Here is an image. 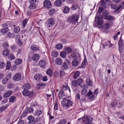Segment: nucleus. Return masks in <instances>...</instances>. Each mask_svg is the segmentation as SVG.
<instances>
[{
  "instance_id": "1",
  "label": "nucleus",
  "mask_w": 124,
  "mask_h": 124,
  "mask_svg": "<svg viewBox=\"0 0 124 124\" xmlns=\"http://www.w3.org/2000/svg\"><path fill=\"white\" fill-rule=\"evenodd\" d=\"M64 85H63L61 88L62 90H61L58 94V96L60 101H61V104L64 109H68L72 105L73 103L70 100L67 99L66 96L64 95L63 91L67 90V87Z\"/></svg>"
},
{
  "instance_id": "2",
  "label": "nucleus",
  "mask_w": 124,
  "mask_h": 124,
  "mask_svg": "<svg viewBox=\"0 0 124 124\" xmlns=\"http://www.w3.org/2000/svg\"><path fill=\"white\" fill-rule=\"evenodd\" d=\"M103 17V16H96L95 17V23H96L94 24V26H97L98 25H101L103 22L102 19Z\"/></svg>"
},
{
  "instance_id": "3",
  "label": "nucleus",
  "mask_w": 124,
  "mask_h": 124,
  "mask_svg": "<svg viewBox=\"0 0 124 124\" xmlns=\"http://www.w3.org/2000/svg\"><path fill=\"white\" fill-rule=\"evenodd\" d=\"M8 28L6 27L1 29L0 30V31L2 33H6L7 34V36L10 38L14 37V35L13 34H11L9 32H8Z\"/></svg>"
},
{
  "instance_id": "4",
  "label": "nucleus",
  "mask_w": 124,
  "mask_h": 124,
  "mask_svg": "<svg viewBox=\"0 0 124 124\" xmlns=\"http://www.w3.org/2000/svg\"><path fill=\"white\" fill-rule=\"evenodd\" d=\"M78 16H71L67 20L68 22L69 23H76L78 19Z\"/></svg>"
},
{
  "instance_id": "5",
  "label": "nucleus",
  "mask_w": 124,
  "mask_h": 124,
  "mask_svg": "<svg viewBox=\"0 0 124 124\" xmlns=\"http://www.w3.org/2000/svg\"><path fill=\"white\" fill-rule=\"evenodd\" d=\"M93 119L89 116H84V124H91Z\"/></svg>"
},
{
  "instance_id": "6",
  "label": "nucleus",
  "mask_w": 124,
  "mask_h": 124,
  "mask_svg": "<svg viewBox=\"0 0 124 124\" xmlns=\"http://www.w3.org/2000/svg\"><path fill=\"white\" fill-rule=\"evenodd\" d=\"M55 22L54 19L53 18L48 19L46 23V25L47 28L52 27L54 23Z\"/></svg>"
},
{
  "instance_id": "7",
  "label": "nucleus",
  "mask_w": 124,
  "mask_h": 124,
  "mask_svg": "<svg viewBox=\"0 0 124 124\" xmlns=\"http://www.w3.org/2000/svg\"><path fill=\"white\" fill-rule=\"evenodd\" d=\"M44 7L47 9H49L51 7L52 4L51 2L48 0H45L43 3Z\"/></svg>"
},
{
  "instance_id": "8",
  "label": "nucleus",
  "mask_w": 124,
  "mask_h": 124,
  "mask_svg": "<svg viewBox=\"0 0 124 124\" xmlns=\"http://www.w3.org/2000/svg\"><path fill=\"white\" fill-rule=\"evenodd\" d=\"M46 65V62L45 60H41L39 62V65L40 67L42 68L45 67Z\"/></svg>"
},
{
  "instance_id": "9",
  "label": "nucleus",
  "mask_w": 124,
  "mask_h": 124,
  "mask_svg": "<svg viewBox=\"0 0 124 124\" xmlns=\"http://www.w3.org/2000/svg\"><path fill=\"white\" fill-rule=\"evenodd\" d=\"M13 78L15 81H19L21 78V74L19 73H17L13 77Z\"/></svg>"
},
{
  "instance_id": "10",
  "label": "nucleus",
  "mask_w": 124,
  "mask_h": 124,
  "mask_svg": "<svg viewBox=\"0 0 124 124\" xmlns=\"http://www.w3.org/2000/svg\"><path fill=\"white\" fill-rule=\"evenodd\" d=\"M22 93L24 96H29L32 95V93L29 90H23L22 91Z\"/></svg>"
},
{
  "instance_id": "11",
  "label": "nucleus",
  "mask_w": 124,
  "mask_h": 124,
  "mask_svg": "<svg viewBox=\"0 0 124 124\" xmlns=\"http://www.w3.org/2000/svg\"><path fill=\"white\" fill-rule=\"evenodd\" d=\"M42 78V75L40 74H37L35 75L34 77V79L38 81L41 80Z\"/></svg>"
},
{
  "instance_id": "12",
  "label": "nucleus",
  "mask_w": 124,
  "mask_h": 124,
  "mask_svg": "<svg viewBox=\"0 0 124 124\" xmlns=\"http://www.w3.org/2000/svg\"><path fill=\"white\" fill-rule=\"evenodd\" d=\"M102 28L105 31L109 29L110 28V24L108 23H105L102 25Z\"/></svg>"
},
{
  "instance_id": "13",
  "label": "nucleus",
  "mask_w": 124,
  "mask_h": 124,
  "mask_svg": "<svg viewBox=\"0 0 124 124\" xmlns=\"http://www.w3.org/2000/svg\"><path fill=\"white\" fill-rule=\"evenodd\" d=\"M88 98L90 100H93L95 96L93 94L91 90H90L88 93Z\"/></svg>"
},
{
  "instance_id": "14",
  "label": "nucleus",
  "mask_w": 124,
  "mask_h": 124,
  "mask_svg": "<svg viewBox=\"0 0 124 124\" xmlns=\"http://www.w3.org/2000/svg\"><path fill=\"white\" fill-rule=\"evenodd\" d=\"M62 62V59L60 57L57 58L55 60V64L58 65H61Z\"/></svg>"
},
{
  "instance_id": "15",
  "label": "nucleus",
  "mask_w": 124,
  "mask_h": 124,
  "mask_svg": "<svg viewBox=\"0 0 124 124\" xmlns=\"http://www.w3.org/2000/svg\"><path fill=\"white\" fill-rule=\"evenodd\" d=\"M10 53V50L8 49H6L4 50L2 52V55L5 56L9 55Z\"/></svg>"
},
{
  "instance_id": "16",
  "label": "nucleus",
  "mask_w": 124,
  "mask_h": 124,
  "mask_svg": "<svg viewBox=\"0 0 124 124\" xmlns=\"http://www.w3.org/2000/svg\"><path fill=\"white\" fill-rule=\"evenodd\" d=\"M8 106V105H2L0 107V113H2L3 111L5 110Z\"/></svg>"
},
{
  "instance_id": "17",
  "label": "nucleus",
  "mask_w": 124,
  "mask_h": 124,
  "mask_svg": "<svg viewBox=\"0 0 124 124\" xmlns=\"http://www.w3.org/2000/svg\"><path fill=\"white\" fill-rule=\"evenodd\" d=\"M39 59V54H35L32 57V59L34 61H38Z\"/></svg>"
},
{
  "instance_id": "18",
  "label": "nucleus",
  "mask_w": 124,
  "mask_h": 124,
  "mask_svg": "<svg viewBox=\"0 0 124 124\" xmlns=\"http://www.w3.org/2000/svg\"><path fill=\"white\" fill-rule=\"evenodd\" d=\"M83 85L84 86V88L81 91V93L83 95H86L87 92V91L86 90L87 88L85 85Z\"/></svg>"
},
{
  "instance_id": "19",
  "label": "nucleus",
  "mask_w": 124,
  "mask_h": 124,
  "mask_svg": "<svg viewBox=\"0 0 124 124\" xmlns=\"http://www.w3.org/2000/svg\"><path fill=\"white\" fill-rule=\"evenodd\" d=\"M31 49L34 52L39 50L38 48L34 45H33L31 46Z\"/></svg>"
},
{
  "instance_id": "20",
  "label": "nucleus",
  "mask_w": 124,
  "mask_h": 124,
  "mask_svg": "<svg viewBox=\"0 0 124 124\" xmlns=\"http://www.w3.org/2000/svg\"><path fill=\"white\" fill-rule=\"evenodd\" d=\"M68 68V65L66 63L64 62L61 67V68L63 70L67 69Z\"/></svg>"
},
{
  "instance_id": "21",
  "label": "nucleus",
  "mask_w": 124,
  "mask_h": 124,
  "mask_svg": "<svg viewBox=\"0 0 124 124\" xmlns=\"http://www.w3.org/2000/svg\"><path fill=\"white\" fill-rule=\"evenodd\" d=\"M13 93L12 91H9L6 92L3 95V97L5 98H7L9 96Z\"/></svg>"
},
{
  "instance_id": "22",
  "label": "nucleus",
  "mask_w": 124,
  "mask_h": 124,
  "mask_svg": "<svg viewBox=\"0 0 124 124\" xmlns=\"http://www.w3.org/2000/svg\"><path fill=\"white\" fill-rule=\"evenodd\" d=\"M31 87V85L29 84H24L23 86V90H29Z\"/></svg>"
},
{
  "instance_id": "23",
  "label": "nucleus",
  "mask_w": 124,
  "mask_h": 124,
  "mask_svg": "<svg viewBox=\"0 0 124 124\" xmlns=\"http://www.w3.org/2000/svg\"><path fill=\"white\" fill-rule=\"evenodd\" d=\"M112 45V44H111L110 42L109 41H108L107 42L104 43L103 44V48H105V47L108 46H109V47H110Z\"/></svg>"
},
{
  "instance_id": "24",
  "label": "nucleus",
  "mask_w": 124,
  "mask_h": 124,
  "mask_svg": "<svg viewBox=\"0 0 124 124\" xmlns=\"http://www.w3.org/2000/svg\"><path fill=\"white\" fill-rule=\"evenodd\" d=\"M42 113V111L39 110H36L35 111L34 115L36 116H40Z\"/></svg>"
},
{
  "instance_id": "25",
  "label": "nucleus",
  "mask_w": 124,
  "mask_h": 124,
  "mask_svg": "<svg viewBox=\"0 0 124 124\" xmlns=\"http://www.w3.org/2000/svg\"><path fill=\"white\" fill-rule=\"evenodd\" d=\"M62 4V2L59 0H58L56 1L54 3V5L57 7H60L61 6Z\"/></svg>"
},
{
  "instance_id": "26",
  "label": "nucleus",
  "mask_w": 124,
  "mask_h": 124,
  "mask_svg": "<svg viewBox=\"0 0 124 124\" xmlns=\"http://www.w3.org/2000/svg\"><path fill=\"white\" fill-rule=\"evenodd\" d=\"M28 119L29 121L28 123L29 124H30L31 122L34 121V118L33 117L31 116H30L28 117Z\"/></svg>"
},
{
  "instance_id": "27",
  "label": "nucleus",
  "mask_w": 124,
  "mask_h": 124,
  "mask_svg": "<svg viewBox=\"0 0 124 124\" xmlns=\"http://www.w3.org/2000/svg\"><path fill=\"white\" fill-rule=\"evenodd\" d=\"M46 72L47 75H49L50 77H51L52 76L53 71L51 69H48L46 71Z\"/></svg>"
},
{
  "instance_id": "28",
  "label": "nucleus",
  "mask_w": 124,
  "mask_h": 124,
  "mask_svg": "<svg viewBox=\"0 0 124 124\" xmlns=\"http://www.w3.org/2000/svg\"><path fill=\"white\" fill-rule=\"evenodd\" d=\"M79 63V62L78 60L76 59H74L72 62L73 65L75 66H77Z\"/></svg>"
},
{
  "instance_id": "29",
  "label": "nucleus",
  "mask_w": 124,
  "mask_h": 124,
  "mask_svg": "<svg viewBox=\"0 0 124 124\" xmlns=\"http://www.w3.org/2000/svg\"><path fill=\"white\" fill-rule=\"evenodd\" d=\"M16 97L14 96H11L9 98V101L10 102L13 103L16 100Z\"/></svg>"
},
{
  "instance_id": "30",
  "label": "nucleus",
  "mask_w": 124,
  "mask_h": 124,
  "mask_svg": "<svg viewBox=\"0 0 124 124\" xmlns=\"http://www.w3.org/2000/svg\"><path fill=\"white\" fill-rule=\"evenodd\" d=\"M22 62V60L21 59L18 58L16 60L15 63L16 64L18 65L20 64Z\"/></svg>"
},
{
  "instance_id": "31",
  "label": "nucleus",
  "mask_w": 124,
  "mask_h": 124,
  "mask_svg": "<svg viewBox=\"0 0 124 124\" xmlns=\"http://www.w3.org/2000/svg\"><path fill=\"white\" fill-rule=\"evenodd\" d=\"M80 74V72L78 71H77L75 72L73 75L74 78L75 79H76L79 76Z\"/></svg>"
},
{
  "instance_id": "32",
  "label": "nucleus",
  "mask_w": 124,
  "mask_h": 124,
  "mask_svg": "<svg viewBox=\"0 0 124 124\" xmlns=\"http://www.w3.org/2000/svg\"><path fill=\"white\" fill-rule=\"evenodd\" d=\"M121 9H123L122 6V5H120L118 6H117L116 5V10L114 11V12L117 11V12L119 13V10Z\"/></svg>"
},
{
  "instance_id": "33",
  "label": "nucleus",
  "mask_w": 124,
  "mask_h": 124,
  "mask_svg": "<svg viewBox=\"0 0 124 124\" xmlns=\"http://www.w3.org/2000/svg\"><path fill=\"white\" fill-rule=\"evenodd\" d=\"M119 50L120 53H122L124 50V44L121 45H119Z\"/></svg>"
},
{
  "instance_id": "34",
  "label": "nucleus",
  "mask_w": 124,
  "mask_h": 124,
  "mask_svg": "<svg viewBox=\"0 0 124 124\" xmlns=\"http://www.w3.org/2000/svg\"><path fill=\"white\" fill-rule=\"evenodd\" d=\"M49 15L51 16L55 15V10L54 9L52 8L49 10Z\"/></svg>"
},
{
  "instance_id": "35",
  "label": "nucleus",
  "mask_w": 124,
  "mask_h": 124,
  "mask_svg": "<svg viewBox=\"0 0 124 124\" xmlns=\"http://www.w3.org/2000/svg\"><path fill=\"white\" fill-rule=\"evenodd\" d=\"M28 21V19L27 18L24 19L23 20L22 23V26L23 28H24L26 25Z\"/></svg>"
},
{
  "instance_id": "36",
  "label": "nucleus",
  "mask_w": 124,
  "mask_h": 124,
  "mask_svg": "<svg viewBox=\"0 0 124 124\" xmlns=\"http://www.w3.org/2000/svg\"><path fill=\"white\" fill-rule=\"evenodd\" d=\"M8 58L9 60L12 61L15 58V57L12 54H10L8 57Z\"/></svg>"
},
{
  "instance_id": "37",
  "label": "nucleus",
  "mask_w": 124,
  "mask_h": 124,
  "mask_svg": "<svg viewBox=\"0 0 124 124\" xmlns=\"http://www.w3.org/2000/svg\"><path fill=\"white\" fill-rule=\"evenodd\" d=\"M105 19L110 20H112L114 19V17L112 16H104Z\"/></svg>"
},
{
  "instance_id": "38",
  "label": "nucleus",
  "mask_w": 124,
  "mask_h": 124,
  "mask_svg": "<svg viewBox=\"0 0 124 124\" xmlns=\"http://www.w3.org/2000/svg\"><path fill=\"white\" fill-rule=\"evenodd\" d=\"M8 79L7 78H5L3 79L2 80V83L3 84L5 85L7 84L8 82Z\"/></svg>"
},
{
  "instance_id": "39",
  "label": "nucleus",
  "mask_w": 124,
  "mask_h": 124,
  "mask_svg": "<svg viewBox=\"0 0 124 124\" xmlns=\"http://www.w3.org/2000/svg\"><path fill=\"white\" fill-rule=\"evenodd\" d=\"M84 116L81 118L78 119L77 123L78 124H81L84 122Z\"/></svg>"
},
{
  "instance_id": "40",
  "label": "nucleus",
  "mask_w": 124,
  "mask_h": 124,
  "mask_svg": "<svg viewBox=\"0 0 124 124\" xmlns=\"http://www.w3.org/2000/svg\"><path fill=\"white\" fill-rule=\"evenodd\" d=\"M70 10L69 8L67 7H65L63 9V11L64 13L66 14L69 12Z\"/></svg>"
},
{
  "instance_id": "41",
  "label": "nucleus",
  "mask_w": 124,
  "mask_h": 124,
  "mask_svg": "<svg viewBox=\"0 0 124 124\" xmlns=\"http://www.w3.org/2000/svg\"><path fill=\"white\" fill-rule=\"evenodd\" d=\"M58 55V52L56 51H53L52 52L51 55L53 57H56Z\"/></svg>"
},
{
  "instance_id": "42",
  "label": "nucleus",
  "mask_w": 124,
  "mask_h": 124,
  "mask_svg": "<svg viewBox=\"0 0 124 124\" xmlns=\"http://www.w3.org/2000/svg\"><path fill=\"white\" fill-rule=\"evenodd\" d=\"M27 111L26 113L27 114H28L33 112V109L31 107L27 109Z\"/></svg>"
},
{
  "instance_id": "43",
  "label": "nucleus",
  "mask_w": 124,
  "mask_h": 124,
  "mask_svg": "<svg viewBox=\"0 0 124 124\" xmlns=\"http://www.w3.org/2000/svg\"><path fill=\"white\" fill-rule=\"evenodd\" d=\"M11 67V62L10 61H8L7 63L6 68L7 70H9Z\"/></svg>"
},
{
  "instance_id": "44",
  "label": "nucleus",
  "mask_w": 124,
  "mask_h": 124,
  "mask_svg": "<svg viewBox=\"0 0 124 124\" xmlns=\"http://www.w3.org/2000/svg\"><path fill=\"white\" fill-rule=\"evenodd\" d=\"M63 46L61 44H59L56 46V48L57 49L60 50L62 48Z\"/></svg>"
},
{
  "instance_id": "45",
  "label": "nucleus",
  "mask_w": 124,
  "mask_h": 124,
  "mask_svg": "<svg viewBox=\"0 0 124 124\" xmlns=\"http://www.w3.org/2000/svg\"><path fill=\"white\" fill-rule=\"evenodd\" d=\"M60 56L63 58H65L66 56V52L62 51L61 52L60 54Z\"/></svg>"
},
{
  "instance_id": "46",
  "label": "nucleus",
  "mask_w": 124,
  "mask_h": 124,
  "mask_svg": "<svg viewBox=\"0 0 124 124\" xmlns=\"http://www.w3.org/2000/svg\"><path fill=\"white\" fill-rule=\"evenodd\" d=\"M20 31V28L19 27H16L14 28V31L15 33H17Z\"/></svg>"
},
{
  "instance_id": "47",
  "label": "nucleus",
  "mask_w": 124,
  "mask_h": 124,
  "mask_svg": "<svg viewBox=\"0 0 124 124\" xmlns=\"http://www.w3.org/2000/svg\"><path fill=\"white\" fill-rule=\"evenodd\" d=\"M86 82L87 84L89 86H91L92 85V82L91 80L90 79L88 78L87 79Z\"/></svg>"
},
{
  "instance_id": "48",
  "label": "nucleus",
  "mask_w": 124,
  "mask_h": 124,
  "mask_svg": "<svg viewBox=\"0 0 124 124\" xmlns=\"http://www.w3.org/2000/svg\"><path fill=\"white\" fill-rule=\"evenodd\" d=\"M65 51L67 53H69L71 52L72 50L70 47H66L65 48Z\"/></svg>"
},
{
  "instance_id": "49",
  "label": "nucleus",
  "mask_w": 124,
  "mask_h": 124,
  "mask_svg": "<svg viewBox=\"0 0 124 124\" xmlns=\"http://www.w3.org/2000/svg\"><path fill=\"white\" fill-rule=\"evenodd\" d=\"M29 8L30 9H34L36 8V6L34 4H30V5L29 7Z\"/></svg>"
},
{
  "instance_id": "50",
  "label": "nucleus",
  "mask_w": 124,
  "mask_h": 124,
  "mask_svg": "<svg viewBox=\"0 0 124 124\" xmlns=\"http://www.w3.org/2000/svg\"><path fill=\"white\" fill-rule=\"evenodd\" d=\"M58 105L57 103V102L56 101L54 104V111H56L58 110Z\"/></svg>"
},
{
  "instance_id": "51",
  "label": "nucleus",
  "mask_w": 124,
  "mask_h": 124,
  "mask_svg": "<svg viewBox=\"0 0 124 124\" xmlns=\"http://www.w3.org/2000/svg\"><path fill=\"white\" fill-rule=\"evenodd\" d=\"M72 84L73 86L74 87H76L78 85L76 80L73 81L72 82Z\"/></svg>"
},
{
  "instance_id": "52",
  "label": "nucleus",
  "mask_w": 124,
  "mask_h": 124,
  "mask_svg": "<svg viewBox=\"0 0 124 124\" xmlns=\"http://www.w3.org/2000/svg\"><path fill=\"white\" fill-rule=\"evenodd\" d=\"M78 85H80L83 82V80L81 78H78L76 80Z\"/></svg>"
},
{
  "instance_id": "53",
  "label": "nucleus",
  "mask_w": 124,
  "mask_h": 124,
  "mask_svg": "<svg viewBox=\"0 0 124 124\" xmlns=\"http://www.w3.org/2000/svg\"><path fill=\"white\" fill-rule=\"evenodd\" d=\"M103 8L102 7H100L99 8L97 12L99 14H101L103 10Z\"/></svg>"
},
{
  "instance_id": "54",
  "label": "nucleus",
  "mask_w": 124,
  "mask_h": 124,
  "mask_svg": "<svg viewBox=\"0 0 124 124\" xmlns=\"http://www.w3.org/2000/svg\"><path fill=\"white\" fill-rule=\"evenodd\" d=\"M78 7V5L76 3H74L72 6V10L76 9Z\"/></svg>"
},
{
  "instance_id": "55",
  "label": "nucleus",
  "mask_w": 124,
  "mask_h": 124,
  "mask_svg": "<svg viewBox=\"0 0 124 124\" xmlns=\"http://www.w3.org/2000/svg\"><path fill=\"white\" fill-rule=\"evenodd\" d=\"M7 42H5L3 45L2 47L4 48H7L9 46Z\"/></svg>"
},
{
  "instance_id": "56",
  "label": "nucleus",
  "mask_w": 124,
  "mask_h": 124,
  "mask_svg": "<svg viewBox=\"0 0 124 124\" xmlns=\"http://www.w3.org/2000/svg\"><path fill=\"white\" fill-rule=\"evenodd\" d=\"M87 63L86 58V57H84V59L83 62L82 63V66L83 67Z\"/></svg>"
},
{
  "instance_id": "57",
  "label": "nucleus",
  "mask_w": 124,
  "mask_h": 124,
  "mask_svg": "<svg viewBox=\"0 0 124 124\" xmlns=\"http://www.w3.org/2000/svg\"><path fill=\"white\" fill-rule=\"evenodd\" d=\"M106 3V1L104 0H101L100 2V4L101 6H104Z\"/></svg>"
},
{
  "instance_id": "58",
  "label": "nucleus",
  "mask_w": 124,
  "mask_h": 124,
  "mask_svg": "<svg viewBox=\"0 0 124 124\" xmlns=\"http://www.w3.org/2000/svg\"><path fill=\"white\" fill-rule=\"evenodd\" d=\"M122 38L121 37L120 38V39L118 42V44L119 45H121L122 44L123 45L124 44V42L122 41Z\"/></svg>"
},
{
  "instance_id": "59",
  "label": "nucleus",
  "mask_w": 124,
  "mask_h": 124,
  "mask_svg": "<svg viewBox=\"0 0 124 124\" xmlns=\"http://www.w3.org/2000/svg\"><path fill=\"white\" fill-rule=\"evenodd\" d=\"M71 56L73 58H77V57L76 55V54L75 53H72Z\"/></svg>"
},
{
  "instance_id": "60",
  "label": "nucleus",
  "mask_w": 124,
  "mask_h": 124,
  "mask_svg": "<svg viewBox=\"0 0 124 124\" xmlns=\"http://www.w3.org/2000/svg\"><path fill=\"white\" fill-rule=\"evenodd\" d=\"M109 14L108 12L106 10L104 11L103 12V16H107Z\"/></svg>"
},
{
  "instance_id": "61",
  "label": "nucleus",
  "mask_w": 124,
  "mask_h": 124,
  "mask_svg": "<svg viewBox=\"0 0 124 124\" xmlns=\"http://www.w3.org/2000/svg\"><path fill=\"white\" fill-rule=\"evenodd\" d=\"M5 65V64L3 62H1L0 63V68H3Z\"/></svg>"
},
{
  "instance_id": "62",
  "label": "nucleus",
  "mask_w": 124,
  "mask_h": 124,
  "mask_svg": "<svg viewBox=\"0 0 124 124\" xmlns=\"http://www.w3.org/2000/svg\"><path fill=\"white\" fill-rule=\"evenodd\" d=\"M120 34V32L119 31H118L117 32L116 35L114 36V40H115L118 37V35H119Z\"/></svg>"
},
{
  "instance_id": "63",
  "label": "nucleus",
  "mask_w": 124,
  "mask_h": 124,
  "mask_svg": "<svg viewBox=\"0 0 124 124\" xmlns=\"http://www.w3.org/2000/svg\"><path fill=\"white\" fill-rule=\"evenodd\" d=\"M17 42L18 45L20 46H22V42L20 39H19L18 40Z\"/></svg>"
},
{
  "instance_id": "64",
  "label": "nucleus",
  "mask_w": 124,
  "mask_h": 124,
  "mask_svg": "<svg viewBox=\"0 0 124 124\" xmlns=\"http://www.w3.org/2000/svg\"><path fill=\"white\" fill-rule=\"evenodd\" d=\"M118 103L116 101H114L113 102V103L111 104V105L112 107H114L115 105H117Z\"/></svg>"
}]
</instances>
